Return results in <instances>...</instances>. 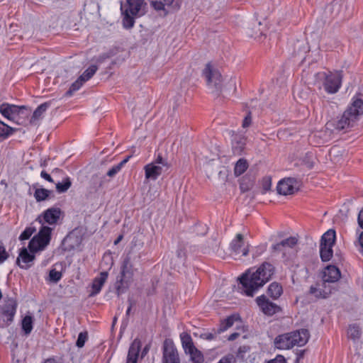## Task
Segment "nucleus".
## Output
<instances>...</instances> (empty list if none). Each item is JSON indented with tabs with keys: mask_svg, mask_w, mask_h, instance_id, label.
I'll return each instance as SVG.
<instances>
[{
	"mask_svg": "<svg viewBox=\"0 0 363 363\" xmlns=\"http://www.w3.org/2000/svg\"><path fill=\"white\" fill-rule=\"evenodd\" d=\"M256 303L260 311L268 316H272L280 311V308L276 303L270 301L264 295L257 297Z\"/></svg>",
	"mask_w": 363,
	"mask_h": 363,
	"instance_id": "obj_10",
	"label": "nucleus"
},
{
	"mask_svg": "<svg viewBox=\"0 0 363 363\" xmlns=\"http://www.w3.org/2000/svg\"><path fill=\"white\" fill-rule=\"evenodd\" d=\"M248 167L247 162L244 159H240L235 164L234 172L236 176L244 173Z\"/></svg>",
	"mask_w": 363,
	"mask_h": 363,
	"instance_id": "obj_32",
	"label": "nucleus"
},
{
	"mask_svg": "<svg viewBox=\"0 0 363 363\" xmlns=\"http://www.w3.org/2000/svg\"><path fill=\"white\" fill-rule=\"evenodd\" d=\"M206 338L208 340H212L213 338V335L212 334H208Z\"/></svg>",
	"mask_w": 363,
	"mask_h": 363,
	"instance_id": "obj_55",
	"label": "nucleus"
},
{
	"mask_svg": "<svg viewBox=\"0 0 363 363\" xmlns=\"http://www.w3.org/2000/svg\"><path fill=\"white\" fill-rule=\"evenodd\" d=\"M49 276L51 281L57 282L59 280H60L62 277V274L61 272L57 271L56 269H52L50 272Z\"/></svg>",
	"mask_w": 363,
	"mask_h": 363,
	"instance_id": "obj_41",
	"label": "nucleus"
},
{
	"mask_svg": "<svg viewBox=\"0 0 363 363\" xmlns=\"http://www.w3.org/2000/svg\"><path fill=\"white\" fill-rule=\"evenodd\" d=\"M267 363H286V360L283 356L277 355L274 359L270 360Z\"/></svg>",
	"mask_w": 363,
	"mask_h": 363,
	"instance_id": "obj_47",
	"label": "nucleus"
},
{
	"mask_svg": "<svg viewBox=\"0 0 363 363\" xmlns=\"http://www.w3.org/2000/svg\"><path fill=\"white\" fill-rule=\"evenodd\" d=\"M274 345L279 350H289L295 346L290 333L277 336L274 340Z\"/></svg>",
	"mask_w": 363,
	"mask_h": 363,
	"instance_id": "obj_20",
	"label": "nucleus"
},
{
	"mask_svg": "<svg viewBox=\"0 0 363 363\" xmlns=\"http://www.w3.org/2000/svg\"><path fill=\"white\" fill-rule=\"evenodd\" d=\"M272 182L271 179L269 177H265L262 180V189L263 193H266L271 189Z\"/></svg>",
	"mask_w": 363,
	"mask_h": 363,
	"instance_id": "obj_44",
	"label": "nucleus"
},
{
	"mask_svg": "<svg viewBox=\"0 0 363 363\" xmlns=\"http://www.w3.org/2000/svg\"><path fill=\"white\" fill-rule=\"evenodd\" d=\"M290 335L295 346H303L309 338V333L306 329L290 333Z\"/></svg>",
	"mask_w": 363,
	"mask_h": 363,
	"instance_id": "obj_21",
	"label": "nucleus"
},
{
	"mask_svg": "<svg viewBox=\"0 0 363 363\" xmlns=\"http://www.w3.org/2000/svg\"><path fill=\"white\" fill-rule=\"evenodd\" d=\"M337 6V3H335V4H333V6L334 8H335V7H336Z\"/></svg>",
	"mask_w": 363,
	"mask_h": 363,
	"instance_id": "obj_56",
	"label": "nucleus"
},
{
	"mask_svg": "<svg viewBox=\"0 0 363 363\" xmlns=\"http://www.w3.org/2000/svg\"><path fill=\"white\" fill-rule=\"evenodd\" d=\"M282 292L281 286L276 282L270 284L267 289L268 295L274 299L278 298Z\"/></svg>",
	"mask_w": 363,
	"mask_h": 363,
	"instance_id": "obj_29",
	"label": "nucleus"
},
{
	"mask_svg": "<svg viewBox=\"0 0 363 363\" xmlns=\"http://www.w3.org/2000/svg\"><path fill=\"white\" fill-rule=\"evenodd\" d=\"M357 120L354 116L351 115L347 110L343 113L342 116L337 121L335 128L337 130H344L350 127H352Z\"/></svg>",
	"mask_w": 363,
	"mask_h": 363,
	"instance_id": "obj_18",
	"label": "nucleus"
},
{
	"mask_svg": "<svg viewBox=\"0 0 363 363\" xmlns=\"http://www.w3.org/2000/svg\"><path fill=\"white\" fill-rule=\"evenodd\" d=\"M208 89L212 91H217L221 89L222 77L218 70L213 68L210 64H207L203 71Z\"/></svg>",
	"mask_w": 363,
	"mask_h": 363,
	"instance_id": "obj_9",
	"label": "nucleus"
},
{
	"mask_svg": "<svg viewBox=\"0 0 363 363\" xmlns=\"http://www.w3.org/2000/svg\"><path fill=\"white\" fill-rule=\"evenodd\" d=\"M261 248H262V249H261V250H262V252H263V251L264 250V247H262Z\"/></svg>",
	"mask_w": 363,
	"mask_h": 363,
	"instance_id": "obj_58",
	"label": "nucleus"
},
{
	"mask_svg": "<svg viewBox=\"0 0 363 363\" xmlns=\"http://www.w3.org/2000/svg\"><path fill=\"white\" fill-rule=\"evenodd\" d=\"M108 276V274L107 272H102L98 277L94 278L91 284L90 296H94L101 291L102 286L107 280Z\"/></svg>",
	"mask_w": 363,
	"mask_h": 363,
	"instance_id": "obj_19",
	"label": "nucleus"
},
{
	"mask_svg": "<svg viewBox=\"0 0 363 363\" xmlns=\"http://www.w3.org/2000/svg\"><path fill=\"white\" fill-rule=\"evenodd\" d=\"M162 363H180L177 350L170 341L164 343Z\"/></svg>",
	"mask_w": 363,
	"mask_h": 363,
	"instance_id": "obj_12",
	"label": "nucleus"
},
{
	"mask_svg": "<svg viewBox=\"0 0 363 363\" xmlns=\"http://www.w3.org/2000/svg\"><path fill=\"white\" fill-rule=\"evenodd\" d=\"M169 168L168 162L161 155L152 162L144 167L145 179L147 180H156L162 173L163 170Z\"/></svg>",
	"mask_w": 363,
	"mask_h": 363,
	"instance_id": "obj_7",
	"label": "nucleus"
},
{
	"mask_svg": "<svg viewBox=\"0 0 363 363\" xmlns=\"http://www.w3.org/2000/svg\"><path fill=\"white\" fill-rule=\"evenodd\" d=\"M71 184L70 179L66 177L61 182L56 184V189L59 193H64L69 189Z\"/></svg>",
	"mask_w": 363,
	"mask_h": 363,
	"instance_id": "obj_34",
	"label": "nucleus"
},
{
	"mask_svg": "<svg viewBox=\"0 0 363 363\" xmlns=\"http://www.w3.org/2000/svg\"><path fill=\"white\" fill-rule=\"evenodd\" d=\"M50 191L45 189H38L35 190L34 196L37 201L45 200L49 196Z\"/></svg>",
	"mask_w": 363,
	"mask_h": 363,
	"instance_id": "obj_37",
	"label": "nucleus"
},
{
	"mask_svg": "<svg viewBox=\"0 0 363 363\" xmlns=\"http://www.w3.org/2000/svg\"><path fill=\"white\" fill-rule=\"evenodd\" d=\"M186 353L189 354L190 359L193 363H203L204 361V357L202 352L195 346L186 352Z\"/></svg>",
	"mask_w": 363,
	"mask_h": 363,
	"instance_id": "obj_28",
	"label": "nucleus"
},
{
	"mask_svg": "<svg viewBox=\"0 0 363 363\" xmlns=\"http://www.w3.org/2000/svg\"><path fill=\"white\" fill-rule=\"evenodd\" d=\"M357 223L359 228L356 230V240L354 243L358 252L363 256V209L358 214Z\"/></svg>",
	"mask_w": 363,
	"mask_h": 363,
	"instance_id": "obj_17",
	"label": "nucleus"
},
{
	"mask_svg": "<svg viewBox=\"0 0 363 363\" xmlns=\"http://www.w3.org/2000/svg\"><path fill=\"white\" fill-rule=\"evenodd\" d=\"M182 345L184 352H187L191 350V347H194L191 337L187 333H182L180 335Z\"/></svg>",
	"mask_w": 363,
	"mask_h": 363,
	"instance_id": "obj_31",
	"label": "nucleus"
},
{
	"mask_svg": "<svg viewBox=\"0 0 363 363\" xmlns=\"http://www.w3.org/2000/svg\"><path fill=\"white\" fill-rule=\"evenodd\" d=\"M251 121H252L251 116L250 114H248L247 116H245V118L243 120L242 127L243 128L248 127L250 125Z\"/></svg>",
	"mask_w": 363,
	"mask_h": 363,
	"instance_id": "obj_48",
	"label": "nucleus"
},
{
	"mask_svg": "<svg viewBox=\"0 0 363 363\" xmlns=\"http://www.w3.org/2000/svg\"><path fill=\"white\" fill-rule=\"evenodd\" d=\"M40 176H41L42 178H43L44 179L47 180L48 182H53V179H52L50 175L49 174H48L46 172L42 171L41 173H40Z\"/></svg>",
	"mask_w": 363,
	"mask_h": 363,
	"instance_id": "obj_49",
	"label": "nucleus"
},
{
	"mask_svg": "<svg viewBox=\"0 0 363 363\" xmlns=\"http://www.w3.org/2000/svg\"><path fill=\"white\" fill-rule=\"evenodd\" d=\"M129 261L128 259L124 261V263L121 269V278L119 282L117 283L116 291L118 295L124 293L127 286H123V279L126 277V274L130 273L129 269Z\"/></svg>",
	"mask_w": 363,
	"mask_h": 363,
	"instance_id": "obj_26",
	"label": "nucleus"
},
{
	"mask_svg": "<svg viewBox=\"0 0 363 363\" xmlns=\"http://www.w3.org/2000/svg\"><path fill=\"white\" fill-rule=\"evenodd\" d=\"M236 322L240 323V316L238 314H233L220 322L219 328L217 330V333L220 334L226 331L228 328L232 327Z\"/></svg>",
	"mask_w": 363,
	"mask_h": 363,
	"instance_id": "obj_25",
	"label": "nucleus"
},
{
	"mask_svg": "<svg viewBox=\"0 0 363 363\" xmlns=\"http://www.w3.org/2000/svg\"><path fill=\"white\" fill-rule=\"evenodd\" d=\"M347 111L354 116L357 121L359 117L363 115V99L353 97L352 103L347 108Z\"/></svg>",
	"mask_w": 363,
	"mask_h": 363,
	"instance_id": "obj_22",
	"label": "nucleus"
},
{
	"mask_svg": "<svg viewBox=\"0 0 363 363\" xmlns=\"http://www.w3.org/2000/svg\"><path fill=\"white\" fill-rule=\"evenodd\" d=\"M23 108V107L4 103L0 105V113L5 118L9 121H14Z\"/></svg>",
	"mask_w": 363,
	"mask_h": 363,
	"instance_id": "obj_14",
	"label": "nucleus"
},
{
	"mask_svg": "<svg viewBox=\"0 0 363 363\" xmlns=\"http://www.w3.org/2000/svg\"><path fill=\"white\" fill-rule=\"evenodd\" d=\"M152 6L157 11H177L180 8V4L176 0L152 1Z\"/></svg>",
	"mask_w": 363,
	"mask_h": 363,
	"instance_id": "obj_15",
	"label": "nucleus"
},
{
	"mask_svg": "<svg viewBox=\"0 0 363 363\" xmlns=\"http://www.w3.org/2000/svg\"><path fill=\"white\" fill-rule=\"evenodd\" d=\"M297 243V239L294 237H290L286 240H282L281 242L273 245L274 250H281L287 247H293Z\"/></svg>",
	"mask_w": 363,
	"mask_h": 363,
	"instance_id": "obj_27",
	"label": "nucleus"
},
{
	"mask_svg": "<svg viewBox=\"0 0 363 363\" xmlns=\"http://www.w3.org/2000/svg\"><path fill=\"white\" fill-rule=\"evenodd\" d=\"M123 238L122 235H120L114 242L115 245H117Z\"/></svg>",
	"mask_w": 363,
	"mask_h": 363,
	"instance_id": "obj_53",
	"label": "nucleus"
},
{
	"mask_svg": "<svg viewBox=\"0 0 363 363\" xmlns=\"http://www.w3.org/2000/svg\"><path fill=\"white\" fill-rule=\"evenodd\" d=\"M147 349L145 347V348L144 349V352H147Z\"/></svg>",
	"mask_w": 363,
	"mask_h": 363,
	"instance_id": "obj_59",
	"label": "nucleus"
},
{
	"mask_svg": "<svg viewBox=\"0 0 363 363\" xmlns=\"http://www.w3.org/2000/svg\"><path fill=\"white\" fill-rule=\"evenodd\" d=\"M22 329L28 335L33 330V318L30 315H26L22 320Z\"/></svg>",
	"mask_w": 363,
	"mask_h": 363,
	"instance_id": "obj_35",
	"label": "nucleus"
},
{
	"mask_svg": "<svg viewBox=\"0 0 363 363\" xmlns=\"http://www.w3.org/2000/svg\"><path fill=\"white\" fill-rule=\"evenodd\" d=\"M347 335L353 340H358L361 335L359 327L356 325H350L347 330Z\"/></svg>",
	"mask_w": 363,
	"mask_h": 363,
	"instance_id": "obj_33",
	"label": "nucleus"
},
{
	"mask_svg": "<svg viewBox=\"0 0 363 363\" xmlns=\"http://www.w3.org/2000/svg\"><path fill=\"white\" fill-rule=\"evenodd\" d=\"M141 346L140 340L135 339L130 346L126 363H137Z\"/></svg>",
	"mask_w": 363,
	"mask_h": 363,
	"instance_id": "obj_24",
	"label": "nucleus"
},
{
	"mask_svg": "<svg viewBox=\"0 0 363 363\" xmlns=\"http://www.w3.org/2000/svg\"><path fill=\"white\" fill-rule=\"evenodd\" d=\"M96 70L97 67L91 65L88 67L80 77L84 79V82H86L95 74Z\"/></svg>",
	"mask_w": 363,
	"mask_h": 363,
	"instance_id": "obj_38",
	"label": "nucleus"
},
{
	"mask_svg": "<svg viewBox=\"0 0 363 363\" xmlns=\"http://www.w3.org/2000/svg\"><path fill=\"white\" fill-rule=\"evenodd\" d=\"M230 247L235 255L246 256L249 252V247L245 245L243 236L240 233L231 241Z\"/></svg>",
	"mask_w": 363,
	"mask_h": 363,
	"instance_id": "obj_13",
	"label": "nucleus"
},
{
	"mask_svg": "<svg viewBox=\"0 0 363 363\" xmlns=\"http://www.w3.org/2000/svg\"><path fill=\"white\" fill-rule=\"evenodd\" d=\"M74 239V234L73 233H71L69 235H68L65 239V242H71L72 241V240Z\"/></svg>",
	"mask_w": 363,
	"mask_h": 363,
	"instance_id": "obj_51",
	"label": "nucleus"
},
{
	"mask_svg": "<svg viewBox=\"0 0 363 363\" xmlns=\"http://www.w3.org/2000/svg\"><path fill=\"white\" fill-rule=\"evenodd\" d=\"M130 156L127 157L126 158H125L124 160H123L120 163H118L119 164H121V167H123V165L128 162V161L130 159Z\"/></svg>",
	"mask_w": 363,
	"mask_h": 363,
	"instance_id": "obj_52",
	"label": "nucleus"
},
{
	"mask_svg": "<svg viewBox=\"0 0 363 363\" xmlns=\"http://www.w3.org/2000/svg\"><path fill=\"white\" fill-rule=\"evenodd\" d=\"M122 169L121 164H116L113 166L107 172V175L110 177H114L117 173H118Z\"/></svg>",
	"mask_w": 363,
	"mask_h": 363,
	"instance_id": "obj_42",
	"label": "nucleus"
},
{
	"mask_svg": "<svg viewBox=\"0 0 363 363\" xmlns=\"http://www.w3.org/2000/svg\"><path fill=\"white\" fill-rule=\"evenodd\" d=\"M239 336H240V333H233L230 335H229L228 339L230 341H233V340H235Z\"/></svg>",
	"mask_w": 363,
	"mask_h": 363,
	"instance_id": "obj_50",
	"label": "nucleus"
},
{
	"mask_svg": "<svg viewBox=\"0 0 363 363\" xmlns=\"http://www.w3.org/2000/svg\"><path fill=\"white\" fill-rule=\"evenodd\" d=\"M34 259V253L28 252V249L23 247L17 258V264L21 269H27L33 265Z\"/></svg>",
	"mask_w": 363,
	"mask_h": 363,
	"instance_id": "obj_16",
	"label": "nucleus"
},
{
	"mask_svg": "<svg viewBox=\"0 0 363 363\" xmlns=\"http://www.w3.org/2000/svg\"><path fill=\"white\" fill-rule=\"evenodd\" d=\"M235 358L233 355H228L222 357L218 363H233Z\"/></svg>",
	"mask_w": 363,
	"mask_h": 363,
	"instance_id": "obj_45",
	"label": "nucleus"
},
{
	"mask_svg": "<svg viewBox=\"0 0 363 363\" xmlns=\"http://www.w3.org/2000/svg\"><path fill=\"white\" fill-rule=\"evenodd\" d=\"M84 82H84V79H82L81 77H79L72 84L70 88L66 92V96H72L74 91L79 90L81 88V86L83 85Z\"/></svg>",
	"mask_w": 363,
	"mask_h": 363,
	"instance_id": "obj_36",
	"label": "nucleus"
},
{
	"mask_svg": "<svg viewBox=\"0 0 363 363\" xmlns=\"http://www.w3.org/2000/svg\"><path fill=\"white\" fill-rule=\"evenodd\" d=\"M342 79V72H320L315 74V81L319 87L328 94H333L337 93L341 87Z\"/></svg>",
	"mask_w": 363,
	"mask_h": 363,
	"instance_id": "obj_4",
	"label": "nucleus"
},
{
	"mask_svg": "<svg viewBox=\"0 0 363 363\" xmlns=\"http://www.w3.org/2000/svg\"><path fill=\"white\" fill-rule=\"evenodd\" d=\"M299 187L298 182L293 178H286L281 180L277 186V191L281 195H290L296 192Z\"/></svg>",
	"mask_w": 363,
	"mask_h": 363,
	"instance_id": "obj_11",
	"label": "nucleus"
},
{
	"mask_svg": "<svg viewBox=\"0 0 363 363\" xmlns=\"http://www.w3.org/2000/svg\"><path fill=\"white\" fill-rule=\"evenodd\" d=\"M274 272L272 264L264 262L257 268H251L240 278L241 290L247 296H253L272 278Z\"/></svg>",
	"mask_w": 363,
	"mask_h": 363,
	"instance_id": "obj_1",
	"label": "nucleus"
},
{
	"mask_svg": "<svg viewBox=\"0 0 363 363\" xmlns=\"http://www.w3.org/2000/svg\"><path fill=\"white\" fill-rule=\"evenodd\" d=\"M62 212L60 208H49L40 214L36 220L40 224V226L47 225L52 227L53 230L58 223Z\"/></svg>",
	"mask_w": 363,
	"mask_h": 363,
	"instance_id": "obj_8",
	"label": "nucleus"
},
{
	"mask_svg": "<svg viewBox=\"0 0 363 363\" xmlns=\"http://www.w3.org/2000/svg\"><path fill=\"white\" fill-rule=\"evenodd\" d=\"M48 107V103H43L40 104L39 106H38V108L34 111L33 113V116L30 118V123H35L37 121L40 119Z\"/></svg>",
	"mask_w": 363,
	"mask_h": 363,
	"instance_id": "obj_30",
	"label": "nucleus"
},
{
	"mask_svg": "<svg viewBox=\"0 0 363 363\" xmlns=\"http://www.w3.org/2000/svg\"><path fill=\"white\" fill-rule=\"evenodd\" d=\"M52 231V227L40 226L38 233L29 242V250L33 253L43 251L50 244Z\"/></svg>",
	"mask_w": 363,
	"mask_h": 363,
	"instance_id": "obj_5",
	"label": "nucleus"
},
{
	"mask_svg": "<svg viewBox=\"0 0 363 363\" xmlns=\"http://www.w3.org/2000/svg\"><path fill=\"white\" fill-rule=\"evenodd\" d=\"M35 228L34 227L26 228L21 234L19 238L21 240H28L35 233Z\"/></svg>",
	"mask_w": 363,
	"mask_h": 363,
	"instance_id": "obj_40",
	"label": "nucleus"
},
{
	"mask_svg": "<svg viewBox=\"0 0 363 363\" xmlns=\"http://www.w3.org/2000/svg\"><path fill=\"white\" fill-rule=\"evenodd\" d=\"M121 11L123 28L130 29L134 26L135 18L143 16L146 12L144 0H127L121 4Z\"/></svg>",
	"mask_w": 363,
	"mask_h": 363,
	"instance_id": "obj_2",
	"label": "nucleus"
},
{
	"mask_svg": "<svg viewBox=\"0 0 363 363\" xmlns=\"http://www.w3.org/2000/svg\"><path fill=\"white\" fill-rule=\"evenodd\" d=\"M16 313V308L13 304H8L4 308L2 316L0 318V327L9 325Z\"/></svg>",
	"mask_w": 363,
	"mask_h": 363,
	"instance_id": "obj_23",
	"label": "nucleus"
},
{
	"mask_svg": "<svg viewBox=\"0 0 363 363\" xmlns=\"http://www.w3.org/2000/svg\"><path fill=\"white\" fill-rule=\"evenodd\" d=\"M335 238L336 233L333 229L328 230L322 235L320 245V255L322 261L328 262L333 257V247L335 245Z\"/></svg>",
	"mask_w": 363,
	"mask_h": 363,
	"instance_id": "obj_6",
	"label": "nucleus"
},
{
	"mask_svg": "<svg viewBox=\"0 0 363 363\" xmlns=\"http://www.w3.org/2000/svg\"><path fill=\"white\" fill-rule=\"evenodd\" d=\"M330 125H331L330 123H328L327 125H327V128H328L330 126Z\"/></svg>",
	"mask_w": 363,
	"mask_h": 363,
	"instance_id": "obj_57",
	"label": "nucleus"
},
{
	"mask_svg": "<svg viewBox=\"0 0 363 363\" xmlns=\"http://www.w3.org/2000/svg\"><path fill=\"white\" fill-rule=\"evenodd\" d=\"M86 333H80L78 335V338L77 340V346L78 347H82L84 345V343L86 340Z\"/></svg>",
	"mask_w": 363,
	"mask_h": 363,
	"instance_id": "obj_43",
	"label": "nucleus"
},
{
	"mask_svg": "<svg viewBox=\"0 0 363 363\" xmlns=\"http://www.w3.org/2000/svg\"><path fill=\"white\" fill-rule=\"evenodd\" d=\"M44 363H55L52 359H47Z\"/></svg>",
	"mask_w": 363,
	"mask_h": 363,
	"instance_id": "obj_54",
	"label": "nucleus"
},
{
	"mask_svg": "<svg viewBox=\"0 0 363 363\" xmlns=\"http://www.w3.org/2000/svg\"><path fill=\"white\" fill-rule=\"evenodd\" d=\"M7 259V253L5 248L0 245V264L3 263Z\"/></svg>",
	"mask_w": 363,
	"mask_h": 363,
	"instance_id": "obj_46",
	"label": "nucleus"
},
{
	"mask_svg": "<svg viewBox=\"0 0 363 363\" xmlns=\"http://www.w3.org/2000/svg\"><path fill=\"white\" fill-rule=\"evenodd\" d=\"M341 277L340 269L334 265H328L321 272L323 283L317 286H311L310 291L317 298H326L331 293L330 283L337 281Z\"/></svg>",
	"mask_w": 363,
	"mask_h": 363,
	"instance_id": "obj_3",
	"label": "nucleus"
},
{
	"mask_svg": "<svg viewBox=\"0 0 363 363\" xmlns=\"http://www.w3.org/2000/svg\"><path fill=\"white\" fill-rule=\"evenodd\" d=\"M12 128L0 121V137L7 138L12 133Z\"/></svg>",
	"mask_w": 363,
	"mask_h": 363,
	"instance_id": "obj_39",
	"label": "nucleus"
}]
</instances>
